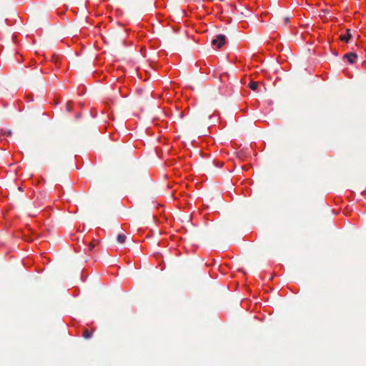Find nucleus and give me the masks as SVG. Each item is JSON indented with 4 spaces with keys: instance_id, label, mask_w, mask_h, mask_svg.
Here are the masks:
<instances>
[{
    "instance_id": "3",
    "label": "nucleus",
    "mask_w": 366,
    "mask_h": 366,
    "mask_svg": "<svg viewBox=\"0 0 366 366\" xmlns=\"http://www.w3.org/2000/svg\"><path fill=\"white\" fill-rule=\"evenodd\" d=\"M352 35L350 34V30L347 29L346 30V33L345 34H342L340 36V39L342 41L348 42L350 39Z\"/></svg>"
},
{
    "instance_id": "1",
    "label": "nucleus",
    "mask_w": 366,
    "mask_h": 366,
    "mask_svg": "<svg viewBox=\"0 0 366 366\" xmlns=\"http://www.w3.org/2000/svg\"><path fill=\"white\" fill-rule=\"evenodd\" d=\"M226 41V38L224 35H218L212 41V43L217 49H220Z\"/></svg>"
},
{
    "instance_id": "2",
    "label": "nucleus",
    "mask_w": 366,
    "mask_h": 366,
    "mask_svg": "<svg viewBox=\"0 0 366 366\" xmlns=\"http://www.w3.org/2000/svg\"><path fill=\"white\" fill-rule=\"evenodd\" d=\"M357 58V55L355 53H347L344 55V59H347L350 64H354Z\"/></svg>"
},
{
    "instance_id": "9",
    "label": "nucleus",
    "mask_w": 366,
    "mask_h": 366,
    "mask_svg": "<svg viewBox=\"0 0 366 366\" xmlns=\"http://www.w3.org/2000/svg\"><path fill=\"white\" fill-rule=\"evenodd\" d=\"M2 136H11V132L10 131H8V132H2L1 134Z\"/></svg>"
},
{
    "instance_id": "4",
    "label": "nucleus",
    "mask_w": 366,
    "mask_h": 366,
    "mask_svg": "<svg viewBox=\"0 0 366 366\" xmlns=\"http://www.w3.org/2000/svg\"><path fill=\"white\" fill-rule=\"evenodd\" d=\"M99 245V241L98 239H92L89 244V250L90 252L93 251V249L96 247H98Z\"/></svg>"
},
{
    "instance_id": "5",
    "label": "nucleus",
    "mask_w": 366,
    "mask_h": 366,
    "mask_svg": "<svg viewBox=\"0 0 366 366\" xmlns=\"http://www.w3.org/2000/svg\"><path fill=\"white\" fill-rule=\"evenodd\" d=\"M93 333H94V330H89V329L86 328L83 330L82 336L85 339H89V338L92 337Z\"/></svg>"
},
{
    "instance_id": "8",
    "label": "nucleus",
    "mask_w": 366,
    "mask_h": 366,
    "mask_svg": "<svg viewBox=\"0 0 366 366\" xmlns=\"http://www.w3.org/2000/svg\"><path fill=\"white\" fill-rule=\"evenodd\" d=\"M71 107H72V103L68 102L66 104V108L69 112L71 111Z\"/></svg>"
},
{
    "instance_id": "10",
    "label": "nucleus",
    "mask_w": 366,
    "mask_h": 366,
    "mask_svg": "<svg viewBox=\"0 0 366 366\" xmlns=\"http://www.w3.org/2000/svg\"><path fill=\"white\" fill-rule=\"evenodd\" d=\"M344 214L345 215H347V213L345 211H344Z\"/></svg>"
},
{
    "instance_id": "7",
    "label": "nucleus",
    "mask_w": 366,
    "mask_h": 366,
    "mask_svg": "<svg viewBox=\"0 0 366 366\" xmlns=\"http://www.w3.org/2000/svg\"><path fill=\"white\" fill-rule=\"evenodd\" d=\"M259 83L257 81H251L249 84V87L253 91H256L258 88Z\"/></svg>"
},
{
    "instance_id": "6",
    "label": "nucleus",
    "mask_w": 366,
    "mask_h": 366,
    "mask_svg": "<svg viewBox=\"0 0 366 366\" xmlns=\"http://www.w3.org/2000/svg\"><path fill=\"white\" fill-rule=\"evenodd\" d=\"M127 237L124 234H119L117 235V242L120 244H123L125 242Z\"/></svg>"
}]
</instances>
